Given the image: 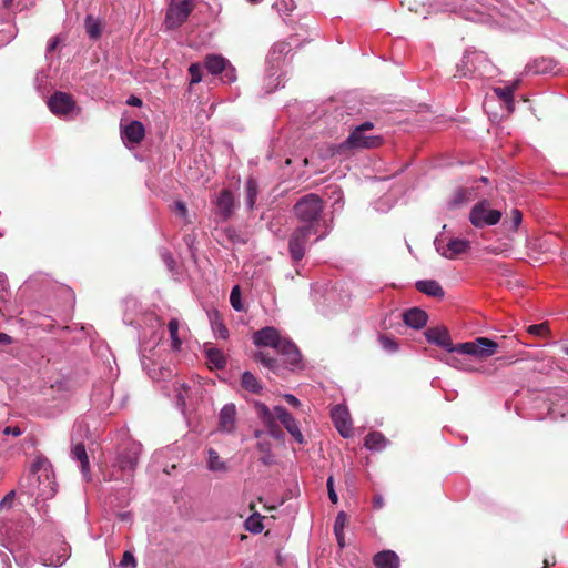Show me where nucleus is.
Returning a JSON list of instances; mask_svg holds the SVG:
<instances>
[{
    "label": "nucleus",
    "mask_w": 568,
    "mask_h": 568,
    "mask_svg": "<svg viewBox=\"0 0 568 568\" xmlns=\"http://www.w3.org/2000/svg\"><path fill=\"white\" fill-rule=\"evenodd\" d=\"M327 489H328V497H329V500L333 503V504H336L338 501V497H337V494L334 489V486H333V477H329L327 479Z\"/></svg>",
    "instance_id": "obj_45"
},
{
    "label": "nucleus",
    "mask_w": 568,
    "mask_h": 568,
    "mask_svg": "<svg viewBox=\"0 0 568 568\" xmlns=\"http://www.w3.org/2000/svg\"><path fill=\"white\" fill-rule=\"evenodd\" d=\"M374 565L376 568H398L399 558L392 550H383L374 556Z\"/></svg>",
    "instance_id": "obj_22"
},
{
    "label": "nucleus",
    "mask_w": 568,
    "mask_h": 568,
    "mask_svg": "<svg viewBox=\"0 0 568 568\" xmlns=\"http://www.w3.org/2000/svg\"><path fill=\"white\" fill-rule=\"evenodd\" d=\"M262 462H263L264 464H271V458H270V457H263V458H262Z\"/></svg>",
    "instance_id": "obj_62"
},
{
    "label": "nucleus",
    "mask_w": 568,
    "mask_h": 568,
    "mask_svg": "<svg viewBox=\"0 0 568 568\" xmlns=\"http://www.w3.org/2000/svg\"><path fill=\"white\" fill-rule=\"evenodd\" d=\"M387 444V438L379 432H372L365 438V447L369 450H382Z\"/></svg>",
    "instance_id": "obj_25"
},
{
    "label": "nucleus",
    "mask_w": 568,
    "mask_h": 568,
    "mask_svg": "<svg viewBox=\"0 0 568 568\" xmlns=\"http://www.w3.org/2000/svg\"><path fill=\"white\" fill-rule=\"evenodd\" d=\"M494 93L506 104V109L508 113L514 111V93L511 92V88L506 87H497L494 88Z\"/></svg>",
    "instance_id": "obj_28"
},
{
    "label": "nucleus",
    "mask_w": 568,
    "mask_h": 568,
    "mask_svg": "<svg viewBox=\"0 0 568 568\" xmlns=\"http://www.w3.org/2000/svg\"><path fill=\"white\" fill-rule=\"evenodd\" d=\"M11 337L4 333H0V344H10Z\"/></svg>",
    "instance_id": "obj_58"
},
{
    "label": "nucleus",
    "mask_w": 568,
    "mask_h": 568,
    "mask_svg": "<svg viewBox=\"0 0 568 568\" xmlns=\"http://www.w3.org/2000/svg\"><path fill=\"white\" fill-rule=\"evenodd\" d=\"M277 352L282 354L285 357L286 364H288L292 367H300V363L302 359L301 353L296 345L292 343L286 337L277 348Z\"/></svg>",
    "instance_id": "obj_20"
},
{
    "label": "nucleus",
    "mask_w": 568,
    "mask_h": 568,
    "mask_svg": "<svg viewBox=\"0 0 568 568\" xmlns=\"http://www.w3.org/2000/svg\"><path fill=\"white\" fill-rule=\"evenodd\" d=\"M179 326H180V324L176 318H172L168 324L170 338H171V345L174 351H179L181 347V344H182L181 339L178 336Z\"/></svg>",
    "instance_id": "obj_33"
},
{
    "label": "nucleus",
    "mask_w": 568,
    "mask_h": 568,
    "mask_svg": "<svg viewBox=\"0 0 568 568\" xmlns=\"http://www.w3.org/2000/svg\"><path fill=\"white\" fill-rule=\"evenodd\" d=\"M247 1H248V2H251V3H258V2H261L262 0H247Z\"/></svg>",
    "instance_id": "obj_63"
},
{
    "label": "nucleus",
    "mask_w": 568,
    "mask_h": 568,
    "mask_svg": "<svg viewBox=\"0 0 568 568\" xmlns=\"http://www.w3.org/2000/svg\"><path fill=\"white\" fill-rule=\"evenodd\" d=\"M144 135V125L138 120H133L125 125L121 124V136L125 143L139 144Z\"/></svg>",
    "instance_id": "obj_16"
},
{
    "label": "nucleus",
    "mask_w": 568,
    "mask_h": 568,
    "mask_svg": "<svg viewBox=\"0 0 568 568\" xmlns=\"http://www.w3.org/2000/svg\"><path fill=\"white\" fill-rule=\"evenodd\" d=\"M216 206L219 210V213L224 217L227 219L233 213L234 207V199L232 193L229 190H223L217 199H216Z\"/></svg>",
    "instance_id": "obj_23"
},
{
    "label": "nucleus",
    "mask_w": 568,
    "mask_h": 568,
    "mask_svg": "<svg viewBox=\"0 0 568 568\" xmlns=\"http://www.w3.org/2000/svg\"><path fill=\"white\" fill-rule=\"evenodd\" d=\"M207 468L211 471H225L226 465L213 448L207 450Z\"/></svg>",
    "instance_id": "obj_30"
},
{
    "label": "nucleus",
    "mask_w": 568,
    "mask_h": 568,
    "mask_svg": "<svg viewBox=\"0 0 568 568\" xmlns=\"http://www.w3.org/2000/svg\"><path fill=\"white\" fill-rule=\"evenodd\" d=\"M294 214L298 219L302 226L312 227L313 230L321 231L325 226L321 215L323 212L322 199L313 193L302 196L294 205Z\"/></svg>",
    "instance_id": "obj_2"
},
{
    "label": "nucleus",
    "mask_w": 568,
    "mask_h": 568,
    "mask_svg": "<svg viewBox=\"0 0 568 568\" xmlns=\"http://www.w3.org/2000/svg\"><path fill=\"white\" fill-rule=\"evenodd\" d=\"M122 478H123L122 476H118L114 471L104 475V479H106V480H118V479H122Z\"/></svg>",
    "instance_id": "obj_57"
},
{
    "label": "nucleus",
    "mask_w": 568,
    "mask_h": 568,
    "mask_svg": "<svg viewBox=\"0 0 568 568\" xmlns=\"http://www.w3.org/2000/svg\"><path fill=\"white\" fill-rule=\"evenodd\" d=\"M510 214H511V219H513L514 229H517L520 225L521 220H523L521 213L519 210L514 209V210H511Z\"/></svg>",
    "instance_id": "obj_48"
},
{
    "label": "nucleus",
    "mask_w": 568,
    "mask_h": 568,
    "mask_svg": "<svg viewBox=\"0 0 568 568\" xmlns=\"http://www.w3.org/2000/svg\"><path fill=\"white\" fill-rule=\"evenodd\" d=\"M20 488L30 497L49 498L54 494L50 469L44 460H36L27 477L20 480Z\"/></svg>",
    "instance_id": "obj_1"
},
{
    "label": "nucleus",
    "mask_w": 568,
    "mask_h": 568,
    "mask_svg": "<svg viewBox=\"0 0 568 568\" xmlns=\"http://www.w3.org/2000/svg\"><path fill=\"white\" fill-rule=\"evenodd\" d=\"M284 338L276 328L267 326L254 333L253 343L256 346L272 347L277 351Z\"/></svg>",
    "instance_id": "obj_14"
},
{
    "label": "nucleus",
    "mask_w": 568,
    "mask_h": 568,
    "mask_svg": "<svg viewBox=\"0 0 568 568\" xmlns=\"http://www.w3.org/2000/svg\"><path fill=\"white\" fill-rule=\"evenodd\" d=\"M162 260L170 271L174 268L175 262L172 255L168 251L161 253Z\"/></svg>",
    "instance_id": "obj_46"
},
{
    "label": "nucleus",
    "mask_w": 568,
    "mask_h": 568,
    "mask_svg": "<svg viewBox=\"0 0 568 568\" xmlns=\"http://www.w3.org/2000/svg\"><path fill=\"white\" fill-rule=\"evenodd\" d=\"M374 123L366 121L355 126L347 139L341 143L339 149H375L382 145L383 138L381 135L368 134L373 130Z\"/></svg>",
    "instance_id": "obj_3"
},
{
    "label": "nucleus",
    "mask_w": 568,
    "mask_h": 568,
    "mask_svg": "<svg viewBox=\"0 0 568 568\" xmlns=\"http://www.w3.org/2000/svg\"><path fill=\"white\" fill-rule=\"evenodd\" d=\"M71 457L73 460L79 462L83 479L85 481H90L91 480L90 463H89V457H88L85 447L82 443H77V444L72 445Z\"/></svg>",
    "instance_id": "obj_18"
},
{
    "label": "nucleus",
    "mask_w": 568,
    "mask_h": 568,
    "mask_svg": "<svg viewBox=\"0 0 568 568\" xmlns=\"http://www.w3.org/2000/svg\"><path fill=\"white\" fill-rule=\"evenodd\" d=\"M484 57L481 53L478 52H467L464 57V63L465 64H474L475 61L483 60Z\"/></svg>",
    "instance_id": "obj_43"
},
{
    "label": "nucleus",
    "mask_w": 568,
    "mask_h": 568,
    "mask_svg": "<svg viewBox=\"0 0 568 568\" xmlns=\"http://www.w3.org/2000/svg\"><path fill=\"white\" fill-rule=\"evenodd\" d=\"M255 359L262 363L264 366L268 367L270 369H275L276 367V361L272 357L266 356L263 352H258L255 355Z\"/></svg>",
    "instance_id": "obj_41"
},
{
    "label": "nucleus",
    "mask_w": 568,
    "mask_h": 568,
    "mask_svg": "<svg viewBox=\"0 0 568 568\" xmlns=\"http://www.w3.org/2000/svg\"><path fill=\"white\" fill-rule=\"evenodd\" d=\"M174 209H175V212L183 219L186 217V214H187V209H186V205L181 202V201H176L174 203Z\"/></svg>",
    "instance_id": "obj_47"
},
{
    "label": "nucleus",
    "mask_w": 568,
    "mask_h": 568,
    "mask_svg": "<svg viewBox=\"0 0 568 568\" xmlns=\"http://www.w3.org/2000/svg\"><path fill=\"white\" fill-rule=\"evenodd\" d=\"M379 343L382 347L387 352H395L397 349V343L389 336H381Z\"/></svg>",
    "instance_id": "obj_42"
},
{
    "label": "nucleus",
    "mask_w": 568,
    "mask_h": 568,
    "mask_svg": "<svg viewBox=\"0 0 568 568\" xmlns=\"http://www.w3.org/2000/svg\"><path fill=\"white\" fill-rule=\"evenodd\" d=\"M425 337L429 343L438 345L450 353H455V351H454L455 345H453L449 334L445 328H443V327L428 328L425 332Z\"/></svg>",
    "instance_id": "obj_17"
},
{
    "label": "nucleus",
    "mask_w": 568,
    "mask_h": 568,
    "mask_svg": "<svg viewBox=\"0 0 568 568\" xmlns=\"http://www.w3.org/2000/svg\"><path fill=\"white\" fill-rule=\"evenodd\" d=\"M256 414L263 424L267 427L270 435L275 439H283L284 433L276 424V415L264 403L254 404Z\"/></svg>",
    "instance_id": "obj_12"
},
{
    "label": "nucleus",
    "mask_w": 568,
    "mask_h": 568,
    "mask_svg": "<svg viewBox=\"0 0 568 568\" xmlns=\"http://www.w3.org/2000/svg\"><path fill=\"white\" fill-rule=\"evenodd\" d=\"M189 73L191 75V83H199L202 81V68L199 63H192L189 68Z\"/></svg>",
    "instance_id": "obj_38"
},
{
    "label": "nucleus",
    "mask_w": 568,
    "mask_h": 568,
    "mask_svg": "<svg viewBox=\"0 0 568 568\" xmlns=\"http://www.w3.org/2000/svg\"><path fill=\"white\" fill-rule=\"evenodd\" d=\"M126 103L129 105H132V106H141L142 105V100L140 98L135 97V95H131L128 99Z\"/></svg>",
    "instance_id": "obj_51"
},
{
    "label": "nucleus",
    "mask_w": 568,
    "mask_h": 568,
    "mask_svg": "<svg viewBox=\"0 0 568 568\" xmlns=\"http://www.w3.org/2000/svg\"><path fill=\"white\" fill-rule=\"evenodd\" d=\"M48 106L53 114L65 116L75 109L77 104L71 94L57 91L48 100Z\"/></svg>",
    "instance_id": "obj_10"
},
{
    "label": "nucleus",
    "mask_w": 568,
    "mask_h": 568,
    "mask_svg": "<svg viewBox=\"0 0 568 568\" xmlns=\"http://www.w3.org/2000/svg\"><path fill=\"white\" fill-rule=\"evenodd\" d=\"M230 302H231V305L232 307L235 310V311H242L243 310V304L241 302V291H240V286L235 285L232 291H231V294H230Z\"/></svg>",
    "instance_id": "obj_36"
},
{
    "label": "nucleus",
    "mask_w": 568,
    "mask_h": 568,
    "mask_svg": "<svg viewBox=\"0 0 568 568\" xmlns=\"http://www.w3.org/2000/svg\"><path fill=\"white\" fill-rule=\"evenodd\" d=\"M13 0H2V3L6 8H9L12 4Z\"/></svg>",
    "instance_id": "obj_61"
},
{
    "label": "nucleus",
    "mask_w": 568,
    "mask_h": 568,
    "mask_svg": "<svg viewBox=\"0 0 568 568\" xmlns=\"http://www.w3.org/2000/svg\"><path fill=\"white\" fill-rule=\"evenodd\" d=\"M501 219V212L490 209L489 202L483 200L475 204L469 213V221L475 227L496 225Z\"/></svg>",
    "instance_id": "obj_7"
},
{
    "label": "nucleus",
    "mask_w": 568,
    "mask_h": 568,
    "mask_svg": "<svg viewBox=\"0 0 568 568\" xmlns=\"http://www.w3.org/2000/svg\"><path fill=\"white\" fill-rule=\"evenodd\" d=\"M520 80H515L511 82V84L507 85L508 88H511V92L514 93L516 89L519 87Z\"/></svg>",
    "instance_id": "obj_59"
},
{
    "label": "nucleus",
    "mask_w": 568,
    "mask_h": 568,
    "mask_svg": "<svg viewBox=\"0 0 568 568\" xmlns=\"http://www.w3.org/2000/svg\"><path fill=\"white\" fill-rule=\"evenodd\" d=\"M257 183L253 178L247 179L245 183V204L248 210L254 207L257 197Z\"/></svg>",
    "instance_id": "obj_29"
},
{
    "label": "nucleus",
    "mask_w": 568,
    "mask_h": 568,
    "mask_svg": "<svg viewBox=\"0 0 568 568\" xmlns=\"http://www.w3.org/2000/svg\"><path fill=\"white\" fill-rule=\"evenodd\" d=\"M58 43H59V39L58 38H54L50 41V43L48 44V48H47V51L48 52H52L55 50V48L58 47Z\"/></svg>",
    "instance_id": "obj_56"
},
{
    "label": "nucleus",
    "mask_w": 568,
    "mask_h": 568,
    "mask_svg": "<svg viewBox=\"0 0 568 568\" xmlns=\"http://www.w3.org/2000/svg\"><path fill=\"white\" fill-rule=\"evenodd\" d=\"M548 329L546 324H537V325H530L528 327V333L532 335H542Z\"/></svg>",
    "instance_id": "obj_44"
},
{
    "label": "nucleus",
    "mask_w": 568,
    "mask_h": 568,
    "mask_svg": "<svg viewBox=\"0 0 568 568\" xmlns=\"http://www.w3.org/2000/svg\"><path fill=\"white\" fill-rule=\"evenodd\" d=\"M236 407L234 404H226L222 407L219 416V429L223 433H232L235 429Z\"/></svg>",
    "instance_id": "obj_19"
},
{
    "label": "nucleus",
    "mask_w": 568,
    "mask_h": 568,
    "mask_svg": "<svg viewBox=\"0 0 568 568\" xmlns=\"http://www.w3.org/2000/svg\"><path fill=\"white\" fill-rule=\"evenodd\" d=\"M318 233L321 234L316 237L315 241H318L326 236L328 231L326 229L323 232L316 231L313 230L312 227L310 229L302 225L295 229V231L291 234L288 239V251L293 261L298 262L304 257L307 245L310 243V237Z\"/></svg>",
    "instance_id": "obj_4"
},
{
    "label": "nucleus",
    "mask_w": 568,
    "mask_h": 568,
    "mask_svg": "<svg viewBox=\"0 0 568 568\" xmlns=\"http://www.w3.org/2000/svg\"><path fill=\"white\" fill-rule=\"evenodd\" d=\"M283 398L286 400L287 404H290L293 407H298L301 405L300 399L292 394H285Z\"/></svg>",
    "instance_id": "obj_50"
},
{
    "label": "nucleus",
    "mask_w": 568,
    "mask_h": 568,
    "mask_svg": "<svg viewBox=\"0 0 568 568\" xmlns=\"http://www.w3.org/2000/svg\"><path fill=\"white\" fill-rule=\"evenodd\" d=\"M435 245L437 252L449 260L456 258L458 255L466 253L470 248V242L463 239H450L447 244H442V241L436 239Z\"/></svg>",
    "instance_id": "obj_11"
},
{
    "label": "nucleus",
    "mask_w": 568,
    "mask_h": 568,
    "mask_svg": "<svg viewBox=\"0 0 568 568\" xmlns=\"http://www.w3.org/2000/svg\"><path fill=\"white\" fill-rule=\"evenodd\" d=\"M416 288L419 292H422L428 296H433V297H443L444 296V290L442 288L439 283L435 280L418 281L416 283Z\"/></svg>",
    "instance_id": "obj_24"
},
{
    "label": "nucleus",
    "mask_w": 568,
    "mask_h": 568,
    "mask_svg": "<svg viewBox=\"0 0 568 568\" xmlns=\"http://www.w3.org/2000/svg\"><path fill=\"white\" fill-rule=\"evenodd\" d=\"M274 413L281 424L286 428V430L292 435V437L298 443H304V436L300 430L298 424L296 419L290 414L286 408L283 406H275Z\"/></svg>",
    "instance_id": "obj_15"
},
{
    "label": "nucleus",
    "mask_w": 568,
    "mask_h": 568,
    "mask_svg": "<svg viewBox=\"0 0 568 568\" xmlns=\"http://www.w3.org/2000/svg\"><path fill=\"white\" fill-rule=\"evenodd\" d=\"M85 29L87 33L92 39H97L101 33L99 22L94 20L91 16L87 17L85 19Z\"/></svg>",
    "instance_id": "obj_35"
},
{
    "label": "nucleus",
    "mask_w": 568,
    "mask_h": 568,
    "mask_svg": "<svg viewBox=\"0 0 568 568\" xmlns=\"http://www.w3.org/2000/svg\"><path fill=\"white\" fill-rule=\"evenodd\" d=\"M427 320V313L418 307L409 308L403 314L404 323L415 329L423 328Z\"/></svg>",
    "instance_id": "obj_21"
},
{
    "label": "nucleus",
    "mask_w": 568,
    "mask_h": 568,
    "mask_svg": "<svg viewBox=\"0 0 568 568\" xmlns=\"http://www.w3.org/2000/svg\"><path fill=\"white\" fill-rule=\"evenodd\" d=\"M119 565L122 568H134L136 566V560L132 552L125 551Z\"/></svg>",
    "instance_id": "obj_40"
},
{
    "label": "nucleus",
    "mask_w": 568,
    "mask_h": 568,
    "mask_svg": "<svg viewBox=\"0 0 568 568\" xmlns=\"http://www.w3.org/2000/svg\"><path fill=\"white\" fill-rule=\"evenodd\" d=\"M498 344L487 337H477L474 341L455 345L454 351L458 354L471 355L478 358H486L496 353Z\"/></svg>",
    "instance_id": "obj_6"
},
{
    "label": "nucleus",
    "mask_w": 568,
    "mask_h": 568,
    "mask_svg": "<svg viewBox=\"0 0 568 568\" xmlns=\"http://www.w3.org/2000/svg\"><path fill=\"white\" fill-rule=\"evenodd\" d=\"M245 528L252 534H260L263 530L262 517L258 513H253L245 520Z\"/></svg>",
    "instance_id": "obj_32"
},
{
    "label": "nucleus",
    "mask_w": 568,
    "mask_h": 568,
    "mask_svg": "<svg viewBox=\"0 0 568 568\" xmlns=\"http://www.w3.org/2000/svg\"><path fill=\"white\" fill-rule=\"evenodd\" d=\"M204 65L206 70L211 74H222V81L225 83H232L236 80V72L234 67L223 58L217 54H210L205 58Z\"/></svg>",
    "instance_id": "obj_9"
},
{
    "label": "nucleus",
    "mask_w": 568,
    "mask_h": 568,
    "mask_svg": "<svg viewBox=\"0 0 568 568\" xmlns=\"http://www.w3.org/2000/svg\"><path fill=\"white\" fill-rule=\"evenodd\" d=\"M447 363H448L449 365H452L453 367H455V368H459V369H463V368H464V366H463L462 362H460L458 358H456V357H450V358L447 361Z\"/></svg>",
    "instance_id": "obj_52"
},
{
    "label": "nucleus",
    "mask_w": 568,
    "mask_h": 568,
    "mask_svg": "<svg viewBox=\"0 0 568 568\" xmlns=\"http://www.w3.org/2000/svg\"><path fill=\"white\" fill-rule=\"evenodd\" d=\"M331 416L341 436L344 438L351 437L353 427L348 409L343 405H336L332 409Z\"/></svg>",
    "instance_id": "obj_13"
},
{
    "label": "nucleus",
    "mask_w": 568,
    "mask_h": 568,
    "mask_svg": "<svg viewBox=\"0 0 568 568\" xmlns=\"http://www.w3.org/2000/svg\"><path fill=\"white\" fill-rule=\"evenodd\" d=\"M291 50V47L286 42H276L271 51L270 59L278 62L282 57L286 55Z\"/></svg>",
    "instance_id": "obj_34"
},
{
    "label": "nucleus",
    "mask_w": 568,
    "mask_h": 568,
    "mask_svg": "<svg viewBox=\"0 0 568 568\" xmlns=\"http://www.w3.org/2000/svg\"><path fill=\"white\" fill-rule=\"evenodd\" d=\"M241 385L245 390L253 394H258L262 390L261 383L251 372H244L242 374Z\"/></svg>",
    "instance_id": "obj_27"
},
{
    "label": "nucleus",
    "mask_w": 568,
    "mask_h": 568,
    "mask_svg": "<svg viewBox=\"0 0 568 568\" xmlns=\"http://www.w3.org/2000/svg\"><path fill=\"white\" fill-rule=\"evenodd\" d=\"M195 8V0H171L169 3L164 24L168 29L182 26Z\"/></svg>",
    "instance_id": "obj_5"
},
{
    "label": "nucleus",
    "mask_w": 568,
    "mask_h": 568,
    "mask_svg": "<svg viewBox=\"0 0 568 568\" xmlns=\"http://www.w3.org/2000/svg\"><path fill=\"white\" fill-rule=\"evenodd\" d=\"M538 71L546 72L547 71V67L539 68Z\"/></svg>",
    "instance_id": "obj_64"
},
{
    "label": "nucleus",
    "mask_w": 568,
    "mask_h": 568,
    "mask_svg": "<svg viewBox=\"0 0 568 568\" xmlns=\"http://www.w3.org/2000/svg\"><path fill=\"white\" fill-rule=\"evenodd\" d=\"M141 452L142 445L140 443H129L125 448L119 453L113 467H118L121 473H128L130 476L138 465Z\"/></svg>",
    "instance_id": "obj_8"
},
{
    "label": "nucleus",
    "mask_w": 568,
    "mask_h": 568,
    "mask_svg": "<svg viewBox=\"0 0 568 568\" xmlns=\"http://www.w3.org/2000/svg\"><path fill=\"white\" fill-rule=\"evenodd\" d=\"M67 558H68V555L64 554V555L58 557V559L55 561L51 560L48 565L55 566V567L61 566L65 562Z\"/></svg>",
    "instance_id": "obj_53"
},
{
    "label": "nucleus",
    "mask_w": 568,
    "mask_h": 568,
    "mask_svg": "<svg viewBox=\"0 0 568 568\" xmlns=\"http://www.w3.org/2000/svg\"><path fill=\"white\" fill-rule=\"evenodd\" d=\"M373 503H374V507H375L376 509H381V508L383 507V505H384L383 497H382V496H379V495L375 496V497H374V501H373Z\"/></svg>",
    "instance_id": "obj_55"
},
{
    "label": "nucleus",
    "mask_w": 568,
    "mask_h": 568,
    "mask_svg": "<svg viewBox=\"0 0 568 568\" xmlns=\"http://www.w3.org/2000/svg\"><path fill=\"white\" fill-rule=\"evenodd\" d=\"M207 362L215 368L222 369L226 366V358L223 352L216 347H205Z\"/></svg>",
    "instance_id": "obj_26"
},
{
    "label": "nucleus",
    "mask_w": 568,
    "mask_h": 568,
    "mask_svg": "<svg viewBox=\"0 0 568 568\" xmlns=\"http://www.w3.org/2000/svg\"><path fill=\"white\" fill-rule=\"evenodd\" d=\"M13 498H14V491L12 490L9 494H7L6 497L1 500L0 508H4V507L10 508L12 505Z\"/></svg>",
    "instance_id": "obj_49"
},
{
    "label": "nucleus",
    "mask_w": 568,
    "mask_h": 568,
    "mask_svg": "<svg viewBox=\"0 0 568 568\" xmlns=\"http://www.w3.org/2000/svg\"><path fill=\"white\" fill-rule=\"evenodd\" d=\"M4 434H11L17 437V436L21 435V430L19 427H7L4 429Z\"/></svg>",
    "instance_id": "obj_54"
},
{
    "label": "nucleus",
    "mask_w": 568,
    "mask_h": 568,
    "mask_svg": "<svg viewBox=\"0 0 568 568\" xmlns=\"http://www.w3.org/2000/svg\"><path fill=\"white\" fill-rule=\"evenodd\" d=\"M337 539V542L341 547H344L345 542H344V534L343 531H339V538H336Z\"/></svg>",
    "instance_id": "obj_60"
},
{
    "label": "nucleus",
    "mask_w": 568,
    "mask_h": 568,
    "mask_svg": "<svg viewBox=\"0 0 568 568\" xmlns=\"http://www.w3.org/2000/svg\"><path fill=\"white\" fill-rule=\"evenodd\" d=\"M471 199V191L469 190H464V189H458L455 191L452 200L449 201L448 205L452 207V209H455L468 201H470Z\"/></svg>",
    "instance_id": "obj_31"
},
{
    "label": "nucleus",
    "mask_w": 568,
    "mask_h": 568,
    "mask_svg": "<svg viewBox=\"0 0 568 568\" xmlns=\"http://www.w3.org/2000/svg\"><path fill=\"white\" fill-rule=\"evenodd\" d=\"M346 520L347 516L344 511L337 514L334 523V532L336 535V538H339V531H343Z\"/></svg>",
    "instance_id": "obj_39"
},
{
    "label": "nucleus",
    "mask_w": 568,
    "mask_h": 568,
    "mask_svg": "<svg viewBox=\"0 0 568 568\" xmlns=\"http://www.w3.org/2000/svg\"><path fill=\"white\" fill-rule=\"evenodd\" d=\"M212 328L214 331L215 336L222 339H226L229 337L227 328L223 323L219 321L217 316H215V318L212 320Z\"/></svg>",
    "instance_id": "obj_37"
}]
</instances>
